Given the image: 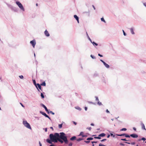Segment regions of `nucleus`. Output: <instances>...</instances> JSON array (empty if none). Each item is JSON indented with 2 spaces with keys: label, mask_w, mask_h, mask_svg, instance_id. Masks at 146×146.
I'll list each match as a JSON object with an SVG mask.
<instances>
[{
  "label": "nucleus",
  "mask_w": 146,
  "mask_h": 146,
  "mask_svg": "<svg viewBox=\"0 0 146 146\" xmlns=\"http://www.w3.org/2000/svg\"><path fill=\"white\" fill-rule=\"evenodd\" d=\"M41 97L42 98H44V96L42 93H41Z\"/></svg>",
  "instance_id": "26"
},
{
  "label": "nucleus",
  "mask_w": 146,
  "mask_h": 146,
  "mask_svg": "<svg viewBox=\"0 0 146 146\" xmlns=\"http://www.w3.org/2000/svg\"><path fill=\"white\" fill-rule=\"evenodd\" d=\"M39 144L40 146H42L41 144V143H40V142H39Z\"/></svg>",
  "instance_id": "56"
},
{
  "label": "nucleus",
  "mask_w": 146,
  "mask_h": 146,
  "mask_svg": "<svg viewBox=\"0 0 146 146\" xmlns=\"http://www.w3.org/2000/svg\"><path fill=\"white\" fill-rule=\"evenodd\" d=\"M127 130V129L125 128H123L122 129H121L120 130V131H126Z\"/></svg>",
  "instance_id": "25"
},
{
  "label": "nucleus",
  "mask_w": 146,
  "mask_h": 146,
  "mask_svg": "<svg viewBox=\"0 0 146 146\" xmlns=\"http://www.w3.org/2000/svg\"><path fill=\"white\" fill-rule=\"evenodd\" d=\"M82 140H83V139L82 138H80L77 139H76L77 141H80Z\"/></svg>",
  "instance_id": "23"
},
{
  "label": "nucleus",
  "mask_w": 146,
  "mask_h": 146,
  "mask_svg": "<svg viewBox=\"0 0 146 146\" xmlns=\"http://www.w3.org/2000/svg\"><path fill=\"white\" fill-rule=\"evenodd\" d=\"M73 123L75 125H76L77 124V123L75 121H74Z\"/></svg>",
  "instance_id": "50"
},
{
  "label": "nucleus",
  "mask_w": 146,
  "mask_h": 146,
  "mask_svg": "<svg viewBox=\"0 0 146 146\" xmlns=\"http://www.w3.org/2000/svg\"><path fill=\"white\" fill-rule=\"evenodd\" d=\"M106 140V139H102V140H101V142H103V141H105Z\"/></svg>",
  "instance_id": "38"
},
{
  "label": "nucleus",
  "mask_w": 146,
  "mask_h": 146,
  "mask_svg": "<svg viewBox=\"0 0 146 146\" xmlns=\"http://www.w3.org/2000/svg\"><path fill=\"white\" fill-rule=\"evenodd\" d=\"M117 135L120 136H123L125 135V133L122 134L120 135Z\"/></svg>",
  "instance_id": "27"
},
{
  "label": "nucleus",
  "mask_w": 146,
  "mask_h": 146,
  "mask_svg": "<svg viewBox=\"0 0 146 146\" xmlns=\"http://www.w3.org/2000/svg\"><path fill=\"white\" fill-rule=\"evenodd\" d=\"M36 6H38V4L37 3H36Z\"/></svg>",
  "instance_id": "64"
},
{
  "label": "nucleus",
  "mask_w": 146,
  "mask_h": 146,
  "mask_svg": "<svg viewBox=\"0 0 146 146\" xmlns=\"http://www.w3.org/2000/svg\"><path fill=\"white\" fill-rule=\"evenodd\" d=\"M89 103H90V104H94V103H93V102H89Z\"/></svg>",
  "instance_id": "48"
},
{
  "label": "nucleus",
  "mask_w": 146,
  "mask_h": 146,
  "mask_svg": "<svg viewBox=\"0 0 146 146\" xmlns=\"http://www.w3.org/2000/svg\"><path fill=\"white\" fill-rule=\"evenodd\" d=\"M62 127V124H60L59 125L58 127L59 129H61Z\"/></svg>",
  "instance_id": "22"
},
{
  "label": "nucleus",
  "mask_w": 146,
  "mask_h": 146,
  "mask_svg": "<svg viewBox=\"0 0 146 146\" xmlns=\"http://www.w3.org/2000/svg\"><path fill=\"white\" fill-rule=\"evenodd\" d=\"M91 57L93 59H95L96 58L95 57L93 56L92 55H91Z\"/></svg>",
  "instance_id": "33"
},
{
  "label": "nucleus",
  "mask_w": 146,
  "mask_h": 146,
  "mask_svg": "<svg viewBox=\"0 0 146 146\" xmlns=\"http://www.w3.org/2000/svg\"><path fill=\"white\" fill-rule=\"evenodd\" d=\"M40 113H41L42 115L46 117H48V118L49 119H50V118L45 113H44L42 111H40Z\"/></svg>",
  "instance_id": "5"
},
{
  "label": "nucleus",
  "mask_w": 146,
  "mask_h": 146,
  "mask_svg": "<svg viewBox=\"0 0 146 146\" xmlns=\"http://www.w3.org/2000/svg\"><path fill=\"white\" fill-rule=\"evenodd\" d=\"M110 135L111 136H113V137H115V135H113V134L111 133H110Z\"/></svg>",
  "instance_id": "40"
},
{
  "label": "nucleus",
  "mask_w": 146,
  "mask_h": 146,
  "mask_svg": "<svg viewBox=\"0 0 146 146\" xmlns=\"http://www.w3.org/2000/svg\"><path fill=\"white\" fill-rule=\"evenodd\" d=\"M50 128L52 129V130H53V128L52 127H50Z\"/></svg>",
  "instance_id": "55"
},
{
  "label": "nucleus",
  "mask_w": 146,
  "mask_h": 146,
  "mask_svg": "<svg viewBox=\"0 0 146 146\" xmlns=\"http://www.w3.org/2000/svg\"><path fill=\"white\" fill-rule=\"evenodd\" d=\"M125 143H127V144H131V143L129 142H125Z\"/></svg>",
  "instance_id": "49"
},
{
  "label": "nucleus",
  "mask_w": 146,
  "mask_h": 146,
  "mask_svg": "<svg viewBox=\"0 0 146 146\" xmlns=\"http://www.w3.org/2000/svg\"><path fill=\"white\" fill-rule=\"evenodd\" d=\"M41 105L45 109V111L47 112L48 113H49V112L48 110L46 107L44 105L42 104H41Z\"/></svg>",
  "instance_id": "6"
},
{
  "label": "nucleus",
  "mask_w": 146,
  "mask_h": 146,
  "mask_svg": "<svg viewBox=\"0 0 146 146\" xmlns=\"http://www.w3.org/2000/svg\"><path fill=\"white\" fill-rule=\"evenodd\" d=\"M94 138L95 139H101V137H99V136L98 137H94Z\"/></svg>",
  "instance_id": "28"
},
{
  "label": "nucleus",
  "mask_w": 146,
  "mask_h": 146,
  "mask_svg": "<svg viewBox=\"0 0 146 146\" xmlns=\"http://www.w3.org/2000/svg\"><path fill=\"white\" fill-rule=\"evenodd\" d=\"M40 85L41 86H45L46 85V83L44 82H42V84H40Z\"/></svg>",
  "instance_id": "17"
},
{
  "label": "nucleus",
  "mask_w": 146,
  "mask_h": 146,
  "mask_svg": "<svg viewBox=\"0 0 146 146\" xmlns=\"http://www.w3.org/2000/svg\"><path fill=\"white\" fill-rule=\"evenodd\" d=\"M84 133L83 132H81L80 135H81L82 137H86V136H85V135H84Z\"/></svg>",
  "instance_id": "13"
},
{
  "label": "nucleus",
  "mask_w": 146,
  "mask_h": 146,
  "mask_svg": "<svg viewBox=\"0 0 146 146\" xmlns=\"http://www.w3.org/2000/svg\"><path fill=\"white\" fill-rule=\"evenodd\" d=\"M49 137L50 140L47 139L46 141L50 144H52V141L57 142L58 141L61 143H63L64 142L66 144L68 143L67 137L63 132L60 133V134L58 133H55L54 135L52 133L50 134Z\"/></svg>",
  "instance_id": "1"
},
{
  "label": "nucleus",
  "mask_w": 146,
  "mask_h": 146,
  "mask_svg": "<svg viewBox=\"0 0 146 146\" xmlns=\"http://www.w3.org/2000/svg\"><path fill=\"white\" fill-rule=\"evenodd\" d=\"M36 86H38V88L40 90H41V85H40L39 84H37L36 85Z\"/></svg>",
  "instance_id": "12"
},
{
  "label": "nucleus",
  "mask_w": 146,
  "mask_h": 146,
  "mask_svg": "<svg viewBox=\"0 0 146 146\" xmlns=\"http://www.w3.org/2000/svg\"><path fill=\"white\" fill-rule=\"evenodd\" d=\"M90 125L92 126H94V124L93 123H91Z\"/></svg>",
  "instance_id": "53"
},
{
  "label": "nucleus",
  "mask_w": 146,
  "mask_h": 146,
  "mask_svg": "<svg viewBox=\"0 0 146 146\" xmlns=\"http://www.w3.org/2000/svg\"><path fill=\"white\" fill-rule=\"evenodd\" d=\"M143 4L146 7V3H143Z\"/></svg>",
  "instance_id": "54"
},
{
  "label": "nucleus",
  "mask_w": 146,
  "mask_h": 146,
  "mask_svg": "<svg viewBox=\"0 0 146 146\" xmlns=\"http://www.w3.org/2000/svg\"><path fill=\"white\" fill-rule=\"evenodd\" d=\"M130 31H131V33L132 34H135V33L133 31V30L132 28H131L130 29Z\"/></svg>",
  "instance_id": "15"
},
{
  "label": "nucleus",
  "mask_w": 146,
  "mask_h": 146,
  "mask_svg": "<svg viewBox=\"0 0 146 146\" xmlns=\"http://www.w3.org/2000/svg\"><path fill=\"white\" fill-rule=\"evenodd\" d=\"M74 17L77 21L78 23H79V18H78V17L76 15H74Z\"/></svg>",
  "instance_id": "9"
},
{
  "label": "nucleus",
  "mask_w": 146,
  "mask_h": 146,
  "mask_svg": "<svg viewBox=\"0 0 146 146\" xmlns=\"http://www.w3.org/2000/svg\"><path fill=\"white\" fill-rule=\"evenodd\" d=\"M99 146H106L105 145H103L101 143L99 144Z\"/></svg>",
  "instance_id": "32"
},
{
  "label": "nucleus",
  "mask_w": 146,
  "mask_h": 146,
  "mask_svg": "<svg viewBox=\"0 0 146 146\" xmlns=\"http://www.w3.org/2000/svg\"><path fill=\"white\" fill-rule=\"evenodd\" d=\"M106 135V134L104 133H102L99 135V137H104Z\"/></svg>",
  "instance_id": "10"
},
{
  "label": "nucleus",
  "mask_w": 146,
  "mask_h": 146,
  "mask_svg": "<svg viewBox=\"0 0 146 146\" xmlns=\"http://www.w3.org/2000/svg\"><path fill=\"white\" fill-rule=\"evenodd\" d=\"M96 100L98 102L99 101V99H98V98L97 97H96Z\"/></svg>",
  "instance_id": "35"
},
{
  "label": "nucleus",
  "mask_w": 146,
  "mask_h": 146,
  "mask_svg": "<svg viewBox=\"0 0 146 146\" xmlns=\"http://www.w3.org/2000/svg\"><path fill=\"white\" fill-rule=\"evenodd\" d=\"M106 112L108 113H110V112L108 110V109H107L106 110Z\"/></svg>",
  "instance_id": "42"
},
{
  "label": "nucleus",
  "mask_w": 146,
  "mask_h": 146,
  "mask_svg": "<svg viewBox=\"0 0 146 146\" xmlns=\"http://www.w3.org/2000/svg\"><path fill=\"white\" fill-rule=\"evenodd\" d=\"M72 143H70L69 144V145L70 146H72Z\"/></svg>",
  "instance_id": "46"
},
{
  "label": "nucleus",
  "mask_w": 146,
  "mask_h": 146,
  "mask_svg": "<svg viewBox=\"0 0 146 146\" xmlns=\"http://www.w3.org/2000/svg\"><path fill=\"white\" fill-rule=\"evenodd\" d=\"M45 35L47 36H49L50 35L48 32L46 30L44 32Z\"/></svg>",
  "instance_id": "8"
},
{
  "label": "nucleus",
  "mask_w": 146,
  "mask_h": 146,
  "mask_svg": "<svg viewBox=\"0 0 146 146\" xmlns=\"http://www.w3.org/2000/svg\"><path fill=\"white\" fill-rule=\"evenodd\" d=\"M121 140L124 141H127V140L126 139H121Z\"/></svg>",
  "instance_id": "34"
},
{
  "label": "nucleus",
  "mask_w": 146,
  "mask_h": 146,
  "mask_svg": "<svg viewBox=\"0 0 146 146\" xmlns=\"http://www.w3.org/2000/svg\"><path fill=\"white\" fill-rule=\"evenodd\" d=\"M33 83L34 84H35V86H36V87L37 88V89H38V88H37V86H36V81H35V80H33ZM38 89V90L39 91V90Z\"/></svg>",
  "instance_id": "19"
},
{
  "label": "nucleus",
  "mask_w": 146,
  "mask_h": 146,
  "mask_svg": "<svg viewBox=\"0 0 146 146\" xmlns=\"http://www.w3.org/2000/svg\"><path fill=\"white\" fill-rule=\"evenodd\" d=\"M120 145H121L123 146L124 145V144H122V143H120Z\"/></svg>",
  "instance_id": "51"
},
{
  "label": "nucleus",
  "mask_w": 146,
  "mask_h": 146,
  "mask_svg": "<svg viewBox=\"0 0 146 146\" xmlns=\"http://www.w3.org/2000/svg\"><path fill=\"white\" fill-rule=\"evenodd\" d=\"M98 104L99 105H102V103L101 102H100L98 101Z\"/></svg>",
  "instance_id": "29"
},
{
  "label": "nucleus",
  "mask_w": 146,
  "mask_h": 146,
  "mask_svg": "<svg viewBox=\"0 0 146 146\" xmlns=\"http://www.w3.org/2000/svg\"><path fill=\"white\" fill-rule=\"evenodd\" d=\"M104 65L106 66V67L107 68H109V66L108 64H106V63L104 64Z\"/></svg>",
  "instance_id": "16"
},
{
  "label": "nucleus",
  "mask_w": 146,
  "mask_h": 146,
  "mask_svg": "<svg viewBox=\"0 0 146 146\" xmlns=\"http://www.w3.org/2000/svg\"><path fill=\"white\" fill-rule=\"evenodd\" d=\"M85 110L86 111L87 110V108L86 107H85Z\"/></svg>",
  "instance_id": "60"
},
{
  "label": "nucleus",
  "mask_w": 146,
  "mask_h": 146,
  "mask_svg": "<svg viewBox=\"0 0 146 146\" xmlns=\"http://www.w3.org/2000/svg\"><path fill=\"white\" fill-rule=\"evenodd\" d=\"M101 19L102 21H103L105 23L106 22L104 20V19L103 17L102 18H101Z\"/></svg>",
  "instance_id": "24"
},
{
  "label": "nucleus",
  "mask_w": 146,
  "mask_h": 146,
  "mask_svg": "<svg viewBox=\"0 0 146 146\" xmlns=\"http://www.w3.org/2000/svg\"><path fill=\"white\" fill-rule=\"evenodd\" d=\"M131 144L132 145H134V144H135V142H132V143H131Z\"/></svg>",
  "instance_id": "43"
},
{
  "label": "nucleus",
  "mask_w": 146,
  "mask_h": 146,
  "mask_svg": "<svg viewBox=\"0 0 146 146\" xmlns=\"http://www.w3.org/2000/svg\"><path fill=\"white\" fill-rule=\"evenodd\" d=\"M102 62L103 63V64H104V65L106 63V62H105L104 61H103V62Z\"/></svg>",
  "instance_id": "58"
},
{
  "label": "nucleus",
  "mask_w": 146,
  "mask_h": 146,
  "mask_svg": "<svg viewBox=\"0 0 146 146\" xmlns=\"http://www.w3.org/2000/svg\"><path fill=\"white\" fill-rule=\"evenodd\" d=\"M50 113H51L52 115H54V112H52V111H50Z\"/></svg>",
  "instance_id": "37"
},
{
  "label": "nucleus",
  "mask_w": 146,
  "mask_h": 146,
  "mask_svg": "<svg viewBox=\"0 0 146 146\" xmlns=\"http://www.w3.org/2000/svg\"><path fill=\"white\" fill-rule=\"evenodd\" d=\"M102 62L103 63V64H104V65L106 63V62H105L104 61H103V62Z\"/></svg>",
  "instance_id": "59"
},
{
  "label": "nucleus",
  "mask_w": 146,
  "mask_h": 146,
  "mask_svg": "<svg viewBox=\"0 0 146 146\" xmlns=\"http://www.w3.org/2000/svg\"><path fill=\"white\" fill-rule=\"evenodd\" d=\"M141 125L142 129L146 130V129H145V125L143 123H141Z\"/></svg>",
  "instance_id": "11"
},
{
  "label": "nucleus",
  "mask_w": 146,
  "mask_h": 146,
  "mask_svg": "<svg viewBox=\"0 0 146 146\" xmlns=\"http://www.w3.org/2000/svg\"><path fill=\"white\" fill-rule=\"evenodd\" d=\"M16 3L21 9L23 11H24V9L21 3L19 1H16Z\"/></svg>",
  "instance_id": "3"
},
{
  "label": "nucleus",
  "mask_w": 146,
  "mask_h": 146,
  "mask_svg": "<svg viewBox=\"0 0 146 146\" xmlns=\"http://www.w3.org/2000/svg\"><path fill=\"white\" fill-rule=\"evenodd\" d=\"M133 129L135 131H136V128L135 127H133Z\"/></svg>",
  "instance_id": "52"
},
{
  "label": "nucleus",
  "mask_w": 146,
  "mask_h": 146,
  "mask_svg": "<svg viewBox=\"0 0 146 146\" xmlns=\"http://www.w3.org/2000/svg\"><path fill=\"white\" fill-rule=\"evenodd\" d=\"M97 141H92V143H97Z\"/></svg>",
  "instance_id": "45"
},
{
  "label": "nucleus",
  "mask_w": 146,
  "mask_h": 146,
  "mask_svg": "<svg viewBox=\"0 0 146 146\" xmlns=\"http://www.w3.org/2000/svg\"><path fill=\"white\" fill-rule=\"evenodd\" d=\"M76 139V137L75 136H73L70 138V140L71 141L74 140L75 139Z\"/></svg>",
  "instance_id": "14"
},
{
  "label": "nucleus",
  "mask_w": 146,
  "mask_h": 146,
  "mask_svg": "<svg viewBox=\"0 0 146 146\" xmlns=\"http://www.w3.org/2000/svg\"><path fill=\"white\" fill-rule=\"evenodd\" d=\"M92 6H93V7L94 9V10H95L96 9H95V7L93 5H92Z\"/></svg>",
  "instance_id": "57"
},
{
  "label": "nucleus",
  "mask_w": 146,
  "mask_h": 146,
  "mask_svg": "<svg viewBox=\"0 0 146 146\" xmlns=\"http://www.w3.org/2000/svg\"><path fill=\"white\" fill-rule=\"evenodd\" d=\"M84 142L87 143H90V141H84Z\"/></svg>",
  "instance_id": "30"
},
{
  "label": "nucleus",
  "mask_w": 146,
  "mask_h": 146,
  "mask_svg": "<svg viewBox=\"0 0 146 146\" xmlns=\"http://www.w3.org/2000/svg\"><path fill=\"white\" fill-rule=\"evenodd\" d=\"M30 43L32 45L33 47V48H35V46L36 44L35 40H33L32 41H30Z\"/></svg>",
  "instance_id": "4"
},
{
  "label": "nucleus",
  "mask_w": 146,
  "mask_h": 146,
  "mask_svg": "<svg viewBox=\"0 0 146 146\" xmlns=\"http://www.w3.org/2000/svg\"><path fill=\"white\" fill-rule=\"evenodd\" d=\"M110 137V135H108V136H107V137L108 138H109Z\"/></svg>",
  "instance_id": "61"
},
{
  "label": "nucleus",
  "mask_w": 146,
  "mask_h": 146,
  "mask_svg": "<svg viewBox=\"0 0 146 146\" xmlns=\"http://www.w3.org/2000/svg\"><path fill=\"white\" fill-rule=\"evenodd\" d=\"M19 77L21 79H23V76L22 75H21V76H19Z\"/></svg>",
  "instance_id": "31"
},
{
  "label": "nucleus",
  "mask_w": 146,
  "mask_h": 146,
  "mask_svg": "<svg viewBox=\"0 0 146 146\" xmlns=\"http://www.w3.org/2000/svg\"><path fill=\"white\" fill-rule=\"evenodd\" d=\"M87 129H88V130H89L90 131L91 129V127H90L89 128H88Z\"/></svg>",
  "instance_id": "44"
},
{
  "label": "nucleus",
  "mask_w": 146,
  "mask_h": 146,
  "mask_svg": "<svg viewBox=\"0 0 146 146\" xmlns=\"http://www.w3.org/2000/svg\"><path fill=\"white\" fill-rule=\"evenodd\" d=\"M130 136L131 137H132L134 138H137L138 137V136L137 135L135 134H132L130 135Z\"/></svg>",
  "instance_id": "7"
},
{
  "label": "nucleus",
  "mask_w": 146,
  "mask_h": 146,
  "mask_svg": "<svg viewBox=\"0 0 146 146\" xmlns=\"http://www.w3.org/2000/svg\"><path fill=\"white\" fill-rule=\"evenodd\" d=\"M98 55L101 57H102L103 56L102 55H101L100 54H98Z\"/></svg>",
  "instance_id": "41"
},
{
  "label": "nucleus",
  "mask_w": 146,
  "mask_h": 146,
  "mask_svg": "<svg viewBox=\"0 0 146 146\" xmlns=\"http://www.w3.org/2000/svg\"><path fill=\"white\" fill-rule=\"evenodd\" d=\"M23 123L25 126L28 129H31V127L30 124L26 121H23Z\"/></svg>",
  "instance_id": "2"
},
{
  "label": "nucleus",
  "mask_w": 146,
  "mask_h": 146,
  "mask_svg": "<svg viewBox=\"0 0 146 146\" xmlns=\"http://www.w3.org/2000/svg\"><path fill=\"white\" fill-rule=\"evenodd\" d=\"M91 42L94 45H95L96 46L98 45V44L97 43L95 42H92L91 41Z\"/></svg>",
  "instance_id": "18"
},
{
  "label": "nucleus",
  "mask_w": 146,
  "mask_h": 146,
  "mask_svg": "<svg viewBox=\"0 0 146 146\" xmlns=\"http://www.w3.org/2000/svg\"><path fill=\"white\" fill-rule=\"evenodd\" d=\"M20 104L21 105V106L23 107H24V106L23 105V104L21 103H20Z\"/></svg>",
  "instance_id": "47"
},
{
  "label": "nucleus",
  "mask_w": 146,
  "mask_h": 146,
  "mask_svg": "<svg viewBox=\"0 0 146 146\" xmlns=\"http://www.w3.org/2000/svg\"><path fill=\"white\" fill-rule=\"evenodd\" d=\"M125 136L127 137H130V135H129L125 133Z\"/></svg>",
  "instance_id": "20"
},
{
  "label": "nucleus",
  "mask_w": 146,
  "mask_h": 146,
  "mask_svg": "<svg viewBox=\"0 0 146 146\" xmlns=\"http://www.w3.org/2000/svg\"><path fill=\"white\" fill-rule=\"evenodd\" d=\"M50 146H55L53 145H50Z\"/></svg>",
  "instance_id": "62"
},
{
  "label": "nucleus",
  "mask_w": 146,
  "mask_h": 146,
  "mask_svg": "<svg viewBox=\"0 0 146 146\" xmlns=\"http://www.w3.org/2000/svg\"><path fill=\"white\" fill-rule=\"evenodd\" d=\"M93 139V138L92 137H89L87 139V140H92Z\"/></svg>",
  "instance_id": "21"
},
{
  "label": "nucleus",
  "mask_w": 146,
  "mask_h": 146,
  "mask_svg": "<svg viewBox=\"0 0 146 146\" xmlns=\"http://www.w3.org/2000/svg\"><path fill=\"white\" fill-rule=\"evenodd\" d=\"M47 131V128H46V129H45V131L46 132Z\"/></svg>",
  "instance_id": "63"
},
{
  "label": "nucleus",
  "mask_w": 146,
  "mask_h": 146,
  "mask_svg": "<svg viewBox=\"0 0 146 146\" xmlns=\"http://www.w3.org/2000/svg\"><path fill=\"white\" fill-rule=\"evenodd\" d=\"M141 140H143L144 141L146 140V139L144 137H143L142 138Z\"/></svg>",
  "instance_id": "36"
},
{
  "label": "nucleus",
  "mask_w": 146,
  "mask_h": 146,
  "mask_svg": "<svg viewBox=\"0 0 146 146\" xmlns=\"http://www.w3.org/2000/svg\"><path fill=\"white\" fill-rule=\"evenodd\" d=\"M123 33L124 35V36H125L126 35V34L125 33V32L123 30Z\"/></svg>",
  "instance_id": "39"
}]
</instances>
